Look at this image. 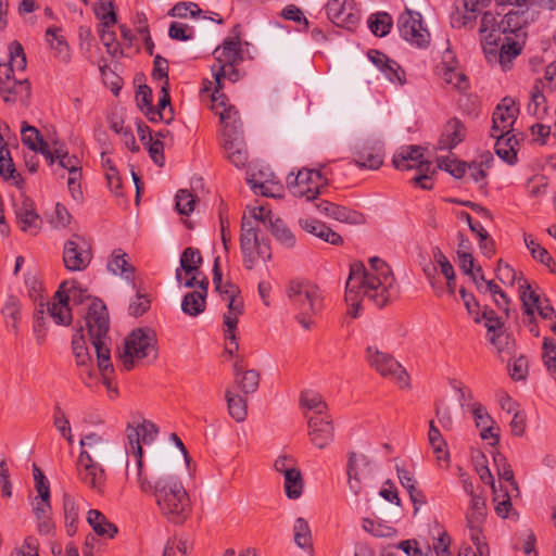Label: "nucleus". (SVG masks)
Returning <instances> with one entry per match:
<instances>
[{
	"mask_svg": "<svg viewBox=\"0 0 556 556\" xmlns=\"http://www.w3.org/2000/svg\"><path fill=\"white\" fill-rule=\"evenodd\" d=\"M288 296L296 311L295 318L305 329L309 330L314 324L313 317L323 308L320 289L308 281H291Z\"/></svg>",
	"mask_w": 556,
	"mask_h": 556,
	"instance_id": "obj_4",
	"label": "nucleus"
},
{
	"mask_svg": "<svg viewBox=\"0 0 556 556\" xmlns=\"http://www.w3.org/2000/svg\"><path fill=\"white\" fill-rule=\"evenodd\" d=\"M203 258L199 249L189 247L184 250L180 256V268L176 269V280L181 283V270L189 274H202L200 267Z\"/></svg>",
	"mask_w": 556,
	"mask_h": 556,
	"instance_id": "obj_33",
	"label": "nucleus"
},
{
	"mask_svg": "<svg viewBox=\"0 0 556 556\" xmlns=\"http://www.w3.org/2000/svg\"><path fill=\"white\" fill-rule=\"evenodd\" d=\"M78 480L98 494H103L106 485L104 468L93 459L87 450H81L76 462Z\"/></svg>",
	"mask_w": 556,
	"mask_h": 556,
	"instance_id": "obj_11",
	"label": "nucleus"
},
{
	"mask_svg": "<svg viewBox=\"0 0 556 556\" xmlns=\"http://www.w3.org/2000/svg\"><path fill=\"white\" fill-rule=\"evenodd\" d=\"M328 174L324 165L319 169L303 168L296 175L288 176L287 187L293 197L312 201L329 185Z\"/></svg>",
	"mask_w": 556,
	"mask_h": 556,
	"instance_id": "obj_8",
	"label": "nucleus"
},
{
	"mask_svg": "<svg viewBox=\"0 0 556 556\" xmlns=\"http://www.w3.org/2000/svg\"><path fill=\"white\" fill-rule=\"evenodd\" d=\"M59 28L49 27L46 30V39L55 51V56L62 62H68L71 58L70 48L65 39L59 35Z\"/></svg>",
	"mask_w": 556,
	"mask_h": 556,
	"instance_id": "obj_42",
	"label": "nucleus"
},
{
	"mask_svg": "<svg viewBox=\"0 0 556 556\" xmlns=\"http://www.w3.org/2000/svg\"><path fill=\"white\" fill-rule=\"evenodd\" d=\"M195 197L186 189L176 194V208L179 214L189 215L194 210Z\"/></svg>",
	"mask_w": 556,
	"mask_h": 556,
	"instance_id": "obj_58",
	"label": "nucleus"
},
{
	"mask_svg": "<svg viewBox=\"0 0 556 556\" xmlns=\"http://www.w3.org/2000/svg\"><path fill=\"white\" fill-rule=\"evenodd\" d=\"M213 54L215 61L211 71L216 84L215 87L224 88V79L236 83L242 77L237 68L243 61V50L239 38H226L222 46L214 50Z\"/></svg>",
	"mask_w": 556,
	"mask_h": 556,
	"instance_id": "obj_6",
	"label": "nucleus"
},
{
	"mask_svg": "<svg viewBox=\"0 0 556 556\" xmlns=\"http://www.w3.org/2000/svg\"><path fill=\"white\" fill-rule=\"evenodd\" d=\"M2 315L5 318L7 325L10 326L15 333H17L18 320L21 316V306L16 298L9 296L2 308Z\"/></svg>",
	"mask_w": 556,
	"mask_h": 556,
	"instance_id": "obj_52",
	"label": "nucleus"
},
{
	"mask_svg": "<svg viewBox=\"0 0 556 556\" xmlns=\"http://www.w3.org/2000/svg\"><path fill=\"white\" fill-rule=\"evenodd\" d=\"M227 300H229V311L224 314V332L225 339L230 342V346L225 348V353L232 356L239 349L236 330L239 316L243 314L244 305L243 300L233 298V294H228Z\"/></svg>",
	"mask_w": 556,
	"mask_h": 556,
	"instance_id": "obj_18",
	"label": "nucleus"
},
{
	"mask_svg": "<svg viewBox=\"0 0 556 556\" xmlns=\"http://www.w3.org/2000/svg\"><path fill=\"white\" fill-rule=\"evenodd\" d=\"M506 102L507 100L504 99L493 112L491 136L510 135L518 110L514 103L507 104Z\"/></svg>",
	"mask_w": 556,
	"mask_h": 556,
	"instance_id": "obj_21",
	"label": "nucleus"
},
{
	"mask_svg": "<svg viewBox=\"0 0 556 556\" xmlns=\"http://www.w3.org/2000/svg\"><path fill=\"white\" fill-rule=\"evenodd\" d=\"M438 168L450 173L455 178H462L466 174L467 163L452 156L438 157Z\"/></svg>",
	"mask_w": 556,
	"mask_h": 556,
	"instance_id": "obj_56",
	"label": "nucleus"
},
{
	"mask_svg": "<svg viewBox=\"0 0 556 556\" xmlns=\"http://www.w3.org/2000/svg\"><path fill=\"white\" fill-rule=\"evenodd\" d=\"M201 13L200 8L194 2H178L169 11L174 17L186 18L188 15L194 17Z\"/></svg>",
	"mask_w": 556,
	"mask_h": 556,
	"instance_id": "obj_60",
	"label": "nucleus"
},
{
	"mask_svg": "<svg viewBox=\"0 0 556 556\" xmlns=\"http://www.w3.org/2000/svg\"><path fill=\"white\" fill-rule=\"evenodd\" d=\"M442 76L446 84L453 85V87H455L458 90H465L467 88V78L465 74L456 71L452 66H444Z\"/></svg>",
	"mask_w": 556,
	"mask_h": 556,
	"instance_id": "obj_59",
	"label": "nucleus"
},
{
	"mask_svg": "<svg viewBox=\"0 0 556 556\" xmlns=\"http://www.w3.org/2000/svg\"><path fill=\"white\" fill-rule=\"evenodd\" d=\"M128 255L121 249L112 253L108 262V269L114 275L119 274L127 280H132L135 268L128 263Z\"/></svg>",
	"mask_w": 556,
	"mask_h": 556,
	"instance_id": "obj_38",
	"label": "nucleus"
},
{
	"mask_svg": "<svg viewBox=\"0 0 556 556\" xmlns=\"http://www.w3.org/2000/svg\"><path fill=\"white\" fill-rule=\"evenodd\" d=\"M83 450H87L94 458H102L108 453V442L98 433L86 434L79 442Z\"/></svg>",
	"mask_w": 556,
	"mask_h": 556,
	"instance_id": "obj_43",
	"label": "nucleus"
},
{
	"mask_svg": "<svg viewBox=\"0 0 556 556\" xmlns=\"http://www.w3.org/2000/svg\"><path fill=\"white\" fill-rule=\"evenodd\" d=\"M223 146L227 159L238 168L244 167L248 163V150L245 147L243 131L225 135Z\"/></svg>",
	"mask_w": 556,
	"mask_h": 556,
	"instance_id": "obj_22",
	"label": "nucleus"
},
{
	"mask_svg": "<svg viewBox=\"0 0 556 556\" xmlns=\"http://www.w3.org/2000/svg\"><path fill=\"white\" fill-rule=\"evenodd\" d=\"M348 485L355 495H361L374 476V467L369 457L356 452L348 453Z\"/></svg>",
	"mask_w": 556,
	"mask_h": 556,
	"instance_id": "obj_12",
	"label": "nucleus"
},
{
	"mask_svg": "<svg viewBox=\"0 0 556 556\" xmlns=\"http://www.w3.org/2000/svg\"><path fill=\"white\" fill-rule=\"evenodd\" d=\"M315 206L320 214L329 218H333L340 223L358 225L364 222V216L359 212L326 200H321L320 202L316 203Z\"/></svg>",
	"mask_w": 556,
	"mask_h": 556,
	"instance_id": "obj_23",
	"label": "nucleus"
},
{
	"mask_svg": "<svg viewBox=\"0 0 556 556\" xmlns=\"http://www.w3.org/2000/svg\"><path fill=\"white\" fill-rule=\"evenodd\" d=\"M31 94L30 83L27 79L13 80L10 85H1L0 96L5 103L20 101L27 105Z\"/></svg>",
	"mask_w": 556,
	"mask_h": 556,
	"instance_id": "obj_28",
	"label": "nucleus"
},
{
	"mask_svg": "<svg viewBox=\"0 0 556 556\" xmlns=\"http://www.w3.org/2000/svg\"><path fill=\"white\" fill-rule=\"evenodd\" d=\"M67 281L60 285L54 294V301L48 304V313L58 325H70L72 321V313L68 306L67 298L65 296V287Z\"/></svg>",
	"mask_w": 556,
	"mask_h": 556,
	"instance_id": "obj_27",
	"label": "nucleus"
},
{
	"mask_svg": "<svg viewBox=\"0 0 556 556\" xmlns=\"http://www.w3.org/2000/svg\"><path fill=\"white\" fill-rule=\"evenodd\" d=\"M21 132L22 142L34 152H37L39 147L46 142L39 130L36 127L28 125L26 122H23Z\"/></svg>",
	"mask_w": 556,
	"mask_h": 556,
	"instance_id": "obj_53",
	"label": "nucleus"
},
{
	"mask_svg": "<svg viewBox=\"0 0 556 556\" xmlns=\"http://www.w3.org/2000/svg\"><path fill=\"white\" fill-rule=\"evenodd\" d=\"M277 472L283 476V486L288 498L296 500L302 495L304 481L296 460L289 455H280L274 463Z\"/></svg>",
	"mask_w": 556,
	"mask_h": 556,
	"instance_id": "obj_15",
	"label": "nucleus"
},
{
	"mask_svg": "<svg viewBox=\"0 0 556 556\" xmlns=\"http://www.w3.org/2000/svg\"><path fill=\"white\" fill-rule=\"evenodd\" d=\"M503 45L498 52V63L503 71L511 67V62L522 51L528 37V13L510 11L502 18Z\"/></svg>",
	"mask_w": 556,
	"mask_h": 556,
	"instance_id": "obj_3",
	"label": "nucleus"
},
{
	"mask_svg": "<svg viewBox=\"0 0 556 556\" xmlns=\"http://www.w3.org/2000/svg\"><path fill=\"white\" fill-rule=\"evenodd\" d=\"M496 139L495 153L506 163L514 165L517 162L516 147L518 141L514 135L491 136Z\"/></svg>",
	"mask_w": 556,
	"mask_h": 556,
	"instance_id": "obj_34",
	"label": "nucleus"
},
{
	"mask_svg": "<svg viewBox=\"0 0 556 556\" xmlns=\"http://www.w3.org/2000/svg\"><path fill=\"white\" fill-rule=\"evenodd\" d=\"M542 349L543 362L549 374L556 379V343L553 339L544 338Z\"/></svg>",
	"mask_w": 556,
	"mask_h": 556,
	"instance_id": "obj_57",
	"label": "nucleus"
},
{
	"mask_svg": "<svg viewBox=\"0 0 556 556\" xmlns=\"http://www.w3.org/2000/svg\"><path fill=\"white\" fill-rule=\"evenodd\" d=\"M494 464L496 466L497 475L501 479L509 482L513 490H515L517 493L519 492L518 484L515 480L514 471L508 464L506 457L502 455L501 453H496L493 456Z\"/></svg>",
	"mask_w": 556,
	"mask_h": 556,
	"instance_id": "obj_54",
	"label": "nucleus"
},
{
	"mask_svg": "<svg viewBox=\"0 0 556 556\" xmlns=\"http://www.w3.org/2000/svg\"><path fill=\"white\" fill-rule=\"evenodd\" d=\"M466 136L465 125L457 118L450 119L439 140L440 150H451L460 143Z\"/></svg>",
	"mask_w": 556,
	"mask_h": 556,
	"instance_id": "obj_30",
	"label": "nucleus"
},
{
	"mask_svg": "<svg viewBox=\"0 0 556 556\" xmlns=\"http://www.w3.org/2000/svg\"><path fill=\"white\" fill-rule=\"evenodd\" d=\"M11 556H39L37 540L33 536L26 538L21 546L13 549Z\"/></svg>",
	"mask_w": 556,
	"mask_h": 556,
	"instance_id": "obj_64",
	"label": "nucleus"
},
{
	"mask_svg": "<svg viewBox=\"0 0 556 556\" xmlns=\"http://www.w3.org/2000/svg\"><path fill=\"white\" fill-rule=\"evenodd\" d=\"M92 260L90 240L79 233H73L63 247V263L70 271L85 270Z\"/></svg>",
	"mask_w": 556,
	"mask_h": 556,
	"instance_id": "obj_10",
	"label": "nucleus"
},
{
	"mask_svg": "<svg viewBox=\"0 0 556 556\" xmlns=\"http://www.w3.org/2000/svg\"><path fill=\"white\" fill-rule=\"evenodd\" d=\"M520 299L523 311L528 317L532 318V316H534V311H536L540 317L545 320H553L556 317L555 309L549 304V301L547 299L542 300L540 295L531 289L522 291Z\"/></svg>",
	"mask_w": 556,
	"mask_h": 556,
	"instance_id": "obj_24",
	"label": "nucleus"
},
{
	"mask_svg": "<svg viewBox=\"0 0 556 556\" xmlns=\"http://www.w3.org/2000/svg\"><path fill=\"white\" fill-rule=\"evenodd\" d=\"M213 283L215 286L216 291L219 292L222 300L226 302L227 308L229 309V300H227V295L233 294L236 299H242L240 296L239 289L232 285L231 282L223 283L222 280V270L219 268V257H216L213 266Z\"/></svg>",
	"mask_w": 556,
	"mask_h": 556,
	"instance_id": "obj_40",
	"label": "nucleus"
},
{
	"mask_svg": "<svg viewBox=\"0 0 556 556\" xmlns=\"http://www.w3.org/2000/svg\"><path fill=\"white\" fill-rule=\"evenodd\" d=\"M293 533L294 542L300 548L307 549L312 547L311 528L308 526V522L304 518L299 517L295 519L293 526Z\"/></svg>",
	"mask_w": 556,
	"mask_h": 556,
	"instance_id": "obj_50",
	"label": "nucleus"
},
{
	"mask_svg": "<svg viewBox=\"0 0 556 556\" xmlns=\"http://www.w3.org/2000/svg\"><path fill=\"white\" fill-rule=\"evenodd\" d=\"M9 50L10 61L8 64L20 71L25 70L27 62L22 45L18 41H13Z\"/></svg>",
	"mask_w": 556,
	"mask_h": 556,
	"instance_id": "obj_61",
	"label": "nucleus"
},
{
	"mask_svg": "<svg viewBox=\"0 0 556 556\" xmlns=\"http://www.w3.org/2000/svg\"><path fill=\"white\" fill-rule=\"evenodd\" d=\"M85 319L91 344L97 354V362L102 368H106L110 365L111 351L108 346L110 319L104 303L99 299H93L88 306Z\"/></svg>",
	"mask_w": 556,
	"mask_h": 556,
	"instance_id": "obj_5",
	"label": "nucleus"
},
{
	"mask_svg": "<svg viewBox=\"0 0 556 556\" xmlns=\"http://www.w3.org/2000/svg\"><path fill=\"white\" fill-rule=\"evenodd\" d=\"M479 35L488 61L498 62V52L503 45L502 20L498 22L491 12L483 13L480 20Z\"/></svg>",
	"mask_w": 556,
	"mask_h": 556,
	"instance_id": "obj_13",
	"label": "nucleus"
},
{
	"mask_svg": "<svg viewBox=\"0 0 556 556\" xmlns=\"http://www.w3.org/2000/svg\"><path fill=\"white\" fill-rule=\"evenodd\" d=\"M63 514L66 532L72 536L77 532L79 509L75 498L68 494L63 496Z\"/></svg>",
	"mask_w": 556,
	"mask_h": 556,
	"instance_id": "obj_39",
	"label": "nucleus"
},
{
	"mask_svg": "<svg viewBox=\"0 0 556 556\" xmlns=\"http://www.w3.org/2000/svg\"><path fill=\"white\" fill-rule=\"evenodd\" d=\"M401 37L418 47L429 43L430 34L422 26L421 14L406 9L397 18Z\"/></svg>",
	"mask_w": 556,
	"mask_h": 556,
	"instance_id": "obj_16",
	"label": "nucleus"
},
{
	"mask_svg": "<svg viewBox=\"0 0 556 556\" xmlns=\"http://www.w3.org/2000/svg\"><path fill=\"white\" fill-rule=\"evenodd\" d=\"M127 454L135 457V468L131 470L127 465L126 475L128 479H136L140 490L144 493L153 491L156 505L162 515L173 523H184L191 513L190 497L181 481L175 476L159 478L154 484L142 476V446L151 444L157 435L156 426L144 420L137 427H127Z\"/></svg>",
	"mask_w": 556,
	"mask_h": 556,
	"instance_id": "obj_1",
	"label": "nucleus"
},
{
	"mask_svg": "<svg viewBox=\"0 0 556 556\" xmlns=\"http://www.w3.org/2000/svg\"><path fill=\"white\" fill-rule=\"evenodd\" d=\"M392 163L400 170L418 168L419 170L430 172L431 168V163L424 160L422 148L419 146L402 147L394 154Z\"/></svg>",
	"mask_w": 556,
	"mask_h": 556,
	"instance_id": "obj_19",
	"label": "nucleus"
},
{
	"mask_svg": "<svg viewBox=\"0 0 556 556\" xmlns=\"http://www.w3.org/2000/svg\"><path fill=\"white\" fill-rule=\"evenodd\" d=\"M136 101L140 111L150 122L155 123L164 121L165 123H168L165 115L161 111L155 110L152 105V90L149 86L143 85L138 88L136 92Z\"/></svg>",
	"mask_w": 556,
	"mask_h": 556,
	"instance_id": "obj_31",
	"label": "nucleus"
},
{
	"mask_svg": "<svg viewBox=\"0 0 556 556\" xmlns=\"http://www.w3.org/2000/svg\"><path fill=\"white\" fill-rule=\"evenodd\" d=\"M380 71L392 83H397L400 85H403L405 83V72L393 60L389 59L387 64L383 65V67H381Z\"/></svg>",
	"mask_w": 556,
	"mask_h": 556,
	"instance_id": "obj_62",
	"label": "nucleus"
},
{
	"mask_svg": "<svg viewBox=\"0 0 556 556\" xmlns=\"http://www.w3.org/2000/svg\"><path fill=\"white\" fill-rule=\"evenodd\" d=\"M261 242H266L265 240H260L257 236V229L253 225V223L243 216L241 222V233H240V249L241 252H248L250 247L258 244Z\"/></svg>",
	"mask_w": 556,
	"mask_h": 556,
	"instance_id": "obj_47",
	"label": "nucleus"
},
{
	"mask_svg": "<svg viewBox=\"0 0 556 556\" xmlns=\"http://www.w3.org/2000/svg\"><path fill=\"white\" fill-rule=\"evenodd\" d=\"M65 296L67 298V302L72 301L74 304H83L85 300L90 298L87 294V291L81 289L75 280L67 282V286L65 287Z\"/></svg>",
	"mask_w": 556,
	"mask_h": 556,
	"instance_id": "obj_63",
	"label": "nucleus"
},
{
	"mask_svg": "<svg viewBox=\"0 0 556 556\" xmlns=\"http://www.w3.org/2000/svg\"><path fill=\"white\" fill-rule=\"evenodd\" d=\"M392 25V17L387 12L374 13L368 18L369 29L378 37L387 36L390 33Z\"/></svg>",
	"mask_w": 556,
	"mask_h": 556,
	"instance_id": "obj_46",
	"label": "nucleus"
},
{
	"mask_svg": "<svg viewBox=\"0 0 556 556\" xmlns=\"http://www.w3.org/2000/svg\"><path fill=\"white\" fill-rule=\"evenodd\" d=\"M244 266L252 269L260 261L267 262L271 257V251L268 242H261L250 247L249 251L241 252Z\"/></svg>",
	"mask_w": 556,
	"mask_h": 556,
	"instance_id": "obj_41",
	"label": "nucleus"
},
{
	"mask_svg": "<svg viewBox=\"0 0 556 556\" xmlns=\"http://www.w3.org/2000/svg\"><path fill=\"white\" fill-rule=\"evenodd\" d=\"M308 435L318 448H325L333 440V425L330 416H308Z\"/></svg>",
	"mask_w": 556,
	"mask_h": 556,
	"instance_id": "obj_20",
	"label": "nucleus"
},
{
	"mask_svg": "<svg viewBox=\"0 0 556 556\" xmlns=\"http://www.w3.org/2000/svg\"><path fill=\"white\" fill-rule=\"evenodd\" d=\"M300 404L302 407L313 412L312 416L327 415V404L323 396L314 391H304L301 394Z\"/></svg>",
	"mask_w": 556,
	"mask_h": 556,
	"instance_id": "obj_44",
	"label": "nucleus"
},
{
	"mask_svg": "<svg viewBox=\"0 0 556 556\" xmlns=\"http://www.w3.org/2000/svg\"><path fill=\"white\" fill-rule=\"evenodd\" d=\"M366 359L370 367H372L382 377L393 380L401 388L409 386L407 371L396 359H394L392 355L379 351L375 346H368L366 349Z\"/></svg>",
	"mask_w": 556,
	"mask_h": 556,
	"instance_id": "obj_9",
	"label": "nucleus"
},
{
	"mask_svg": "<svg viewBox=\"0 0 556 556\" xmlns=\"http://www.w3.org/2000/svg\"><path fill=\"white\" fill-rule=\"evenodd\" d=\"M80 332L81 329L73 337L72 349L76 358V364L81 368L83 381L86 386H90L91 380L94 378V371L90 367L91 356Z\"/></svg>",
	"mask_w": 556,
	"mask_h": 556,
	"instance_id": "obj_25",
	"label": "nucleus"
},
{
	"mask_svg": "<svg viewBox=\"0 0 556 556\" xmlns=\"http://www.w3.org/2000/svg\"><path fill=\"white\" fill-rule=\"evenodd\" d=\"M353 163L359 168L376 170L382 165L383 156L371 147H358L353 152Z\"/></svg>",
	"mask_w": 556,
	"mask_h": 556,
	"instance_id": "obj_32",
	"label": "nucleus"
},
{
	"mask_svg": "<svg viewBox=\"0 0 556 556\" xmlns=\"http://www.w3.org/2000/svg\"><path fill=\"white\" fill-rule=\"evenodd\" d=\"M268 229L276 238V240L279 241L285 247L292 248L295 244L294 235L287 227L282 219L278 217H276L275 219H270V225L268 226Z\"/></svg>",
	"mask_w": 556,
	"mask_h": 556,
	"instance_id": "obj_48",
	"label": "nucleus"
},
{
	"mask_svg": "<svg viewBox=\"0 0 556 556\" xmlns=\"http://www.w3.org/2000/svg\"><path fill=\"white\" fill-rule=\"evenodd\" d=\"M495 276L503 283L514 285L515 281H518L520 293L522 291H528L531 288L527 279L523 278L522 274L517 273L509 264L505 263L503 260L497 262Z\"/></svg>",
	"mask_w": 556,
	"mask_h": 556,
	"instance_id": "obj_35",
	"label": "nucleus"
},
{
	"mask_svg": "<svg viewBox=\"0 0 556 556\" xmlns=\"http://www.w3.org/2000/svg\"><path fill=\"white\" fill-rule=\"evenodd\" d=\"M428 440L433 453L439 460L448 458L446 442L443 439L440 430L435 427L433 420L429 422Z\"/></svg>",
	"mask_w": 556,
	"mask_h": 556,
	"instance_id": "obj_49",
	"label": "nucleus"
},
{
	"mask_svg": "<svg viewBox=\"0 0 556 556\" xmlns=\"http://www.w3.org/2000/svg\"><path fill=\"white\" fill-rule=\"evenodd\" d=\"M326 13L336 26L348 30H354L361 20L359 10L353 0H328Z\"/></svg>",
	"mask_w": 556,
	"mask_h": 556,
	"instance_id": "obj_17",
	"label": "nucleus"
},
{
	"mask_svg": "<svg viewBox=\"0 0 556 556\" xmlns=\"http://www.w3.org/2000/svg\"><path fill=\"white\" fill-rule=\"evenodd\" d=\"M225 400L229 416L237 422H243L248 416L247 399L233 393L231 390H226Z\"/></svg>",
	"mask_w": 556,
	"mask_h": 556,
	"instance_id": "obj_37",
	"label": "nucleus"
},
{
	"mask_svg": "<svg viewBox=\"0 0 556 556\" xmlns=\"http://www.w3.org/2000/svg\"><path fill=\"white\" fill-rule=\"evenodd\" d=\"M87 522L100 536L112 539L117 533V527L110 522L98 509H90L87 514Z\"/></svg>",
	"mask_w": 556,
	"mask_h": 556,
	"instance_id": "obj_36",
	"label": "nucleus"
},
{
	"mask_svg": "<svg viewBox=\"0 0 556 556\" xmlns=\"http://www.w3.org/2000/svg\"><path fill=\"white\" fill-rule=\"evenodd\" d=\"M17 224L22 231L36 235L41 227V219L36 213L33 203L25 200L15 210Z\"/></svg>",
	"mask_w": 556,
	"mask_h": 556,
	"instance_id": "obj_29",
	"label": "nucleus"
},
{
	"mask_svg": "<svg viewBox=\"0 0 556 556\" xmlns=\"http://www.w3.org/2000/svg\"><path fill=\"white\" fill-rule=\"evenodd\" d=\"M235 381L244 394H251L258 388L260 374L254 369L245 370Z\"/></svg>",
	"mask_w": 556,
	"mask_h": 556,
	"instance_id": "obj_55",
	"label": "nucleus"
},
{
	"mask_svg": "<svg viewBox=\"0 0 556 556\" xmlns=\"http://www.w3.org/2000/svg\"><path fill=\"white\" fill-rule=\"evenodd\" d=\"M223 88L215 87L211 96V110L219 116L223 125L222 136L242 131V123L237 108L222 92Z\"/></svg>",
	"mask_w": 556,
	"mask_h": 556,
	"instance_id": "obj_14",
	"label": "nucleus"
},
{
	"mask_svg": "<svg viewBox=\"0 0 556 556\" xmlns=\"http://www.w3.org/2000/svg\"><path fill=\"white\" fill-rule=\"evenodd\" d=\"M248 181L255 193H261L265 197L276 198L279 197L282 191V186L279 182L271 180L260 181L255 175L249 178Z\"/></svg>",
	"mask_w": 556,
	"mask_h": 556,
	"instance_id": "obj_51",
	"label": "nucleus"
},
{
	"mask_svg": "<svg viewBox=\"0 0 556 556\" xmlns=\"http://www.w3.org/2000/svg\"><path fill=\"white\" fill-rule=\"evenodd\" d=\"M156 336L151 329H135L125 339L124 351L119 354L125 370L134 368L135 359L157 357Z\"/></svg>",
	"mask_w": 556,
	"mask_h": 556,
	"instance_id": "obj_7",
	"label": "nucleus"
},
{
	"mask_svg": "<svg viewBox=\"0 0 556 556\" xmlns=\"http://www.w3.org/2000/svg\"><path fill=\"white\" fill-rule=\"evenodd\" d=\"M399 295V286L390 266L381 258H369L368 266L362 262L350 265L345 285L348 314L356 318L363 298H368L377 307H383Z\"/></svg>",
	"mask_w": 556,
	"mask_h": 556,
	"instance_id": "obj_2",
	"label": "nucleus"
},
{
	"mask_svg": "<svg viewBox=\"0 0 556 556\" xmlns=\"http://www.w3.org/2000/svg\"><path fill=\"white\" fill-rule=\"evenodd\" d=\"M529 114L543 118L547 112L546 99L542 92L541 81H536L531 89L530 102L528 104Z\"/></svg>",
	"mask_w": 556,
	"mask_h": 556,
	"instance_id": "obj_45",
	"label": "nucleus"
},
{
	"mask_svg": "<svg viewBox=\"0 0 556 556\" xmlns=\"http://www.w3.org/2000/svg\"><path fill=\"white\" fill-rule=\"evenodd\" d=\"M208 280L205 276L199 282V290L187 293L181 302V309L186 315L198 316L204 312Z\"/></svg>",
	"mask_w": 556,
	"mask_h": 556,
	"instance_id": "obj_26",
	"label": "nucleus"
}]
</instances>
